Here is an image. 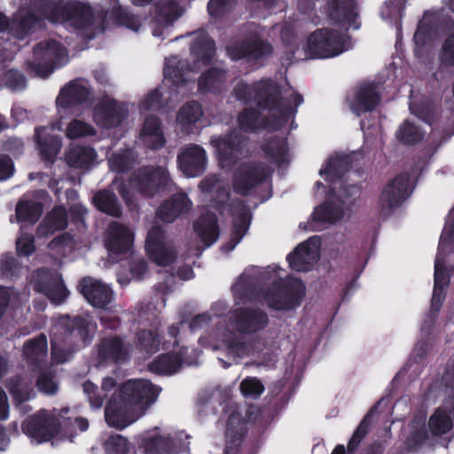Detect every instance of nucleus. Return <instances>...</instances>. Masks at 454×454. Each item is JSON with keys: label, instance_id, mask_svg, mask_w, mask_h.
<instances>
[{"label": "nucleus", "instance_id": "obj_1", "mask_svg": "<svg viewBox=\"0 0 454 454\" xmlns=\"http://www.w3.org/2000/svg\"><path fill=\"white\" fill-rule=\"evenodd\" d=\"M68 411V408L41 410L23 421L22 430L37 442H47L60 432L72 435L76 427L81 432L86 431L88 420L82 417H66Z\"/></svg>", "mask_w": 454, "mask_h": 454}, {"label": "nucleus", "instance_id": "obj_2", "mask_svg": "<svg viewBox=\"0 0 454 454\" xmlns=\"http://www.w3.org/2000/svg\"><path fill=\"white\" fill-rule=\"evenodd\" d=\"M277 86L270 81H262L253 86L239 82L235 89L237 99L244 103L254 102L262 108H270V115L264 123L270 129L283 126L291 108L278 98Z\"/></svg>", "mask_w": 454, "mask_h": 454}, {"label": "nucleus", "instance_id": "obj_3", "mask_svg": "<svg viewBox=\"0 0 454 454\" xmlns=\"http://www.w3.org/2000/svg\"><path fill=\"white\" fill-rule=\"evenodd\" d=\"M194 58L192 67H188L185 63L176 57H170L166 60L164 76L166 80L171 81L176 86L186 81V72L196 71L200 65H206L214 56L215 43L203 31H200L192 43L191 48Z\"/></svg>", "mask_w": 454, "mask_h": 454}, {"label": "nucleus", "instance_id": "obj_4", "mask_svg": "<svg viewBox=\"0 0 454 454\" xmlns=\"http://www.w3.org/2000/svg\"><path fill=\"white\" fill-rule=\"evenodd\" d=\"M160 387L145 379L129 380L120 387L119 395L123 402L131 407V415L144 416L154 403L160 393Z\"/></svg>", "mask_w": 454, "mask_h": 454}, {"label": "nucleus", "instance_id": "obj_5", "mask_svg": "<svg viewBox=\"0 0 454 454\" xmlns=\"http://www.w3.org/2000/svg\"><path fill=\"white\" fill-rule=\"evenodd\" d=\"M43 15L51 22H67L77 28L90 24L92 20L90 7L74 2L49 4L44 6Z\"/></svg>", "mask_w": 454, "mask_h": 454}, {"label": "nucleus", "instance_id": "obj_6", "mask_svg": "<svg viewBox=\"0 0 454 454\" xmlns=\"http://www.w3.org/2000/svg\"><path fill=\"white\" fill-rule=\"evenodd\" d=\"M35 60L29 64L32 73L40 77H47L55 67L67 61V53L61 44L54 40L41 42L34 50Z\"/></svg>", "mask_w": 454, "mask_h": 454}, {"label": "nucleus", "instance_id": "obj_7", "mask_svg": "<svg viewBox=\"0 0 454 454\" xmlns=\"http://www.w3.org/2000/svg\"><path fill=\"white\" fill-rule=\"evenodd\" d=\"M302 283L295 278H280L275 282L264 295L268 306L276 310H287L299 304L303 294Z\"/></svg>", "mask_w": 454, "mask_h": 454}, {"label": "nucleus", "instance_id": "obj_8", "mask_svg": "<svg viewBox=\"0 0 454 454\" xmlns=\"http://www.w3.org/2000/svg\"><path fill=\"white\" fill-rule=\"evenodd\" d=\"M171 184L168 172L163 167H145L135 171L129 180L132 190L153 197Z\"/></svg>", "mask_w": 454, "mask_h": 454}, {"label": "nucleus", "instance_id": "obj_9", "mask_svg": "<svg viewBox=\"0 0 454 454\" xmlns=\"http://www.w3.org/2000/svg\"><path fill=\"white\" fill-rule=\"evenodd\" d=\"M147 254L156 264L167 266L176 257V251L171 241L167 240L164 231L160 226H153L148 232L146 244Z\"/></svg>", "mask_w": 454, "mask_h": 454}, {"label": "nucleus", "instance_id": "obj_10", "mask_svg": "<svg viewBox=\"0 0 454 454\" xmlns=\"http://www.w3.org/2000/svg\"><path fill=\"white\" fill-rule=\"evenodd\" d=\"M32 283L36 292L43 293L56 304L63 302L69 294L57 271L38 270L32 276Z\"/></svg>", "mask_w": 454, "mask_h": 454}, {"label": "nucleus", "instance_id": "obj_11", "mask_svg": "<svg viewBox=\"0 0 454 454\" xmlns=\"http://www.w3.org/2000/svg\"><path fill=\"white\" fill-rule=\"evenodd\" d=\"M352 168V157L348 154H335L331 156L325 166L320 169L319 174L328 183L332 193L336 190L349 192L350 188L346 187L343 179L344 176Z\"/></svg>", "mask_w": 454, "mask_h": 454}, {"label": "nucleus", "instance_id": "obj_12", "mask_svg": "<svg viewBox=\"0 0 454 454\" xmlns=\"http://www.w3.org/2000/svg\"><path fill=\"white\" fill-rule=\"evenodd\" d=\"M351 197L349 192L336 190L332 193L329 189L325 201L314 207V223L323 222L335 223L344 216V207L347 200Z\"/></svg>", "mask_w": 454, "mask_h": 454}, {"label": "nucleus", "instance_id": "obj_13", "mask_svg": "<svg viewBox=\"0 0 454 454\" xmlns=\"http://www.w3.org/2000/svg\"><path fill=\"white\" fill-rule=\"evenodd\" d=\"M411 176L409 173H400L386 184L380 196V205L382 209L392 210L407 200L411 193Z\"/></svg>", "mask_w": 454, "mask_h": 454}, {"label": "nucleus", "instance_id": "obj_14", "mask_svg": "<svg viewBox=\"0 0 454 454\" xmlns=\"http://www.w3.org/2000/svg\"><path fill=\"white\" fill-rule=\"evenodd\" d=\"M211 144L217 151L219 163L223 168H230L243 155L245 140L238 130L228 137H213Z\"/></svg>", "mask_w": 454, "mask_h": 454}, {"label": "nucleus", "instance_id": "obj_15", "mask_svg": "<svg viewBox=\"0 0 454 454\" xmlns=\"http://www.w3.org/2000/svg\"><path fill=\"white\" fill-rule=\"evenodd\" d=\"M344 36L333 28L314 30V59L335 57L344 51Z\"/></svg>", "mask_w": 454, "mask_h": 454}, {"label": "nucleus", "instance_id": "obj_16", "mask_svg": "<svg viewBox=\"0 0 454 454\" xmlns=\"http://www.w3.org/2000/svg\"><path fill=\"white\" fill-rule=\"evenodd\" d=\"M189 435L184 432L178 433L174 438L163 435H152L143 442L145 454H176L189 450Z\"/></svg>", "mask_w": 454, "mask_h": 454}, {"label": "nucleus", "instance_id": "obj_17", "mask_svg": "<svg viewBox=\"0 0 454 454\" xmlns=\"http://www.w3.org/2000/svg\"><path fill=\"white\" fill-rule=\"evenodd\" d=\"M444 381L447 387L454 391V364L450 372L444 376ZM446 406L449 412H446L442 408H438L434 413L430 417L428 426L430 431L434 435H442L448 433L453 427L452 419H454V395L450 397Z\"/></svg>", "mask_w": 454, "mask_h": 454}, {"label": "nucleus", "instance_id": "obj_18", "mask_svg": "<svg viewBox=\"0 0 454 454\" xmlns=\"http://www.w3.org/2000/svg\"><path fill=\"white\" fill-rule=\"evenodd\" d=\"M381 101V94L375 82L361 83L349 103L350 110L360 117L373 112Z\"/></svg>", "mask_w": 454, "mask_h": 454}, {"label": "nucleus", "instance_id": "obj_19", "mask_svg": "<svg viewBox=\"0 0 454 454\" xmlns=\"http://www.w3.org/2000/svg\"><path fill=\"white\" fill-rule=\"evenodd\" d=\"M121 398L114 393L105 408L106 422L109 427L116 429H123L141 418L140 415H131V407Z\"/></svg>", "mask_w": 454, "mask_h": 454}, {"label": "nucleus", "instance_id": "obj_20", "mask_svg": "<svg viewBox=\"0 0 454 454\" xmlns=\"http://www.w3.org/2000/svg\"><path fill=\"white\" fill-rule=\"evenodd\" d=\"M270 174L264 164H243L236 171L233 188L239 194H247Z\"/></svg>", "mask_w": 454, "mask_h": 454}, {"label": "nucleus", "instance_id": "obj_21", "mask_svg": "<svg viewBox=\"0 0 454 454\" xmlns=\"http://www.w3.org/2000/svg\"><path fill=\"white\" fill-rule=\"evenodd\" d=\"M179 168L187 177L201 175L207 166L205 150L197 145H190L183 148L177 157Z\"/></svg>", "mask_w": 454, "mask_h": 454}, {"label": "nucleus", "instance_id": "obj_22", "mask_svg": "<svg viewBox=\"0 0 454 454\" xmlns=\"http://www.w3.org/2000/svg\"><path fill=\"white\" fill-rule=\"evenodd\" d=\"M127 114L128 110L124 105L114 99L106 98L97 106L94 121L98 126L110 129L121 124Z\"/></svg>", "mask_w": 454, "mask_h": 454}, {"label": "nucleus", "instance_id": "obj_23", "mask_svg": "<svg viewBox=\"0 0 454 454\" xmlns=\"http://www.w3.org/2000/svg\"><path fill=\"white\" fill-rule=\"evenodd\" d=\"M181 15L178 5L172 0H161L157 4L156 17L152 21L154 37H164L168 34L172 23Z\"/></svg>", "mask_w": 454, "mask_h": 454}, {"label": "nucleus", "instance_id": "obj_24", "mask_svg": "<svg viewBox=\"0 0 454 454\" xmlns=\"http://www.w3.org/2000/svg\"><path fill=\"white\" fill-rule=\"evenodd\" d=\"M79 290L94 307L105 308L113 299L112 290L101 281L90 277H85L80 281Z\"/></svg>", "mask_w": 454, "mask_h": 454}, {"label": "nucleus", "instance_id": "obj_25", "mask_svg": "<svg viewBox=\"0 0 454 454\" xmlns=\"http://www.w3.org/2000/svg\"><path fill=\"white\" fill-rule=\"evenodd\" d=\"M90 88L86 80L76 79L67 84L57 98L59 108H72L83 104L89 98Z\"/></svg>", "mask_w": 454, "mask_h": 454}, {"label": "nucleus", "instance_id": "obj_26", "mask_svg": "<svg viewBox=\"0 0 454 454\" xmlns=\"http://www.w3.org/2000/svg\"><path fill=\"white\" fill-rule=\"evenodd\" d=\"M232 317L236 329L241 333H255L268 324L267 315L258 309H239Z\"/></svg>", "mask_w": 454, "mask_h": 454}, {"label": "nucleus", "instance_id": "obj_27", "mask_svg": "<svg viewBox=\"0 0 454 454\" xmlns=\"http://www.w3.org/2000/svg\"><path fill=\"white\" fill-rule=\"evenodd\" d=\"M356 0H327L325 12L328 18L340 26H351L357 13Z\"/></svg>", "mask_w": 454, "mask_h": 454}, {"label": "nucleus", "instance_id": "obj_28", "mask_svg": "<svg viewBox=\"0 0 454 454\" xmlns=\"http://www.w3.org/2000/svg\"><path fill=\"white\" fill-rule=\"evenodd\" d=\"M192 207V203L185 193H176L162 202L158 208L157 215L163 222L173 223L181 215L187 214Z\"/></svg>", "mask_w": 454, "mask_h": 454}, {"label": "nucleus", "instance_id": "obj_29", "mask_svg": "<svg viewBox=\"0 0 454 454\" xmlns=\"http://www.w3.org/2000/svg\"><path fill=\"white\" fill-rule=\"evenodd\" d=\"M133 234L126 226L112 222L106 231V247L113 254L129 252L132 245Z\"/></svg>", "mask_w": 454, "mask_h": 454}, {"label": "nucleus", "instance_id": "obj_30", "mask_svg": "<svg viewBox=\"0 0 454 454\" xmlns=\"http://www.w3.org/2000/svg\"><path fill=\"white\" fill-rule=\"evenodd\" d=\"M130 345L119 337L104 339L98 347V358L102 361L122 362L128 358Z\"/></svg>", "mask_w": 454, "mask_h": 454}, {"label": "nucleus", "instance_id": "obj_31", "mask_svg": "<svg viewBox=\"0 0 454 454\" xmlns=\"http://www.w3.org/2000/svg\"><path fill=\"white\" fill-rule=\"evenodd\" d=\"M141 143L151 149H158L165 145V137L160 120L155 116L145 118L139 134Z\"/></svg>", "mask_w": 454, "mask_h": 454}, {"label": "nucleus", "instance_id": "obj_32", "mask_svg": "<svg viewBox=\"0 0 454 454\" xmlns=\"http://www.w3.org/2000/svg\"><path fill=\"white\" fill-rule=\"evenodd\" d=\"M53 129L54 126L35 129V140L42 158L49 161L54 160L62 145L60 137L50 132Z\"/></svg>", "mask_w": 454, "mask_h": 454}, {"label": "nucleus", "instance_id": "obj_33", "mask_svg": "<svg viewBox=\"0 0 454 454\" xmlns=\"http://www.w3.org/2000/svg\"><path fill=\"white\" fill-rule=\"evenodd\" d=\"M375 406L371 408L367 414L363 418L351 438L349 439L347 450L343 444H337L331 454H355L359 448L362 441L367 436L372 422V413Z\"/></svg>", "mask_w": 454, "mask_h": 454}, {"label": "nucleus", "instance_id": "obj_34", "mask_svg": "<svg viewBox=\"0 0 454 454\" xmlns=\"http://www.w3.org/2000/svg\"><path fill=\"white\" fill-rule=\"evenodd\" d=\"M231 209L234 219L231 239L232 244L229 250L233 249L234 247L245 236L248 230L251 220V214L249 209L241 201L233 202L231 206Z\"/></svg>", "mask_w": 454, "mask_h": 454}, {"label": "nucleus", "instance_id": "obj_35", "mask_svg": "<svg viewBox=\"0 0 454 454\" xmlns=\"http://www.w3.org/2000/svg\"><path fill=\"white\" fill-rule=\"evenodd\" d=\"M67 226V211L63 207H58L46 215L44 219L37 227L38 237H49L58 231L66 229Z\"/></svg>", "mask_w": 454, "mask_h": 454}, {"label": "nucleus", "instance_id": "obj_36", "mask_svg": "<svg viewBox=\"0 0 454 454\" xmlns=\"http://www.w3.org/2000/svg\"><path fill=\"white\" fill-rule=\"evenodd\" d=\"M271 52V46L259 39L246 41L240 46L228 48V53L233 59L243 57L251 59H259Z\"/></svg>", "mask_w": 454, "mask_h": 454}, {"label": "nucleus", "instance_id": "obj_37", "mask_svg": "<svg viewBox=\"0 0 454 454\" xmlns=\"http://www.w3.org/2000/svg\"><path fill=\"white\" fill-rule=\"evenodd\" d=\"M48 345L44 334L27 340L22 348V356L27 364L40 365L47 357Z\"/></svg>", "mask_w": 454, "mask_h": 454}, {"label": "nucleus", "instance_id": "obj_38", "mask_svg": "<svg viewBox=\"0 0 454 454\" xmlns=\"http://www.w3.org/2000/svg\"><path fill=\"white\" fill-rule=\"evenodd\" d=\"M39 19L33 14L19 13L10 23L7 18L0 13V32L10 29L17 37H23L28 31L39 25Z\"/></svg>", "mask_w": 454, "mask_h": 454}, {"label": "nucleus", "instance_id": "obj_39", "mask_svg": "<svg viewBox=\"0 0 454 454\" xmlns=\"http://www.w3.org/2000/svg\"><path fill=\"white\" fill-rule=\"evenodd\" d=\"M450 2L451 10L454 12V0H450ZM438 62L441 69L454 68V21L446 27L445 35L438 52Z\"/></svg>", "mask_w": 454, "mask_h": 454}, {"label": "nucleus", "instance_id": "obj_40", "mask_svg": "<svg viewBox=\"0 0 454 454\" xmlns=\"http://www.w3.org/2000/svg\"><path fill=\"white\" fill-rule=\"evenodd\" d=\"M194 230L201 240L207 246H210L218 238V226L215 215L207 212L195 222Z\"/></svg>", "mask_w": 454, "mask_h": 454}, {"label": "nucleus", "instance_id": "obj_41", "mask_svg": "<svg viewBox=\"0 0 454 454\" xmlns=\"http://www.w3.org/2000/svg\"><path fill=\"white\" fill-rule=\"evenodd\" d=\"M7 387L18 404L35 397L31 380L26 376H15L7 382Z\"/></svg>", "mask_w": 454, "mask_h": 454}, {"label": "nucleus", "instance_id": "obj_42", "mask_svg": "<svg viewBox=\"0 0 454 454\" xmlns=\"http://www.w3.org/2000/svg\"><path fill=\"white\" fill-rule=\"evenodd\" d=\"M96 158L95 150L89 146H73L66 154L68 165L77 168H89Z\"/></svg>", "mask_w": 454, "mask_h": 454}, {"label": "nucleus", "instance_id": "obj_43", "mask_svg": "<svg viewBox=\"0 0 454 454\" xmlns=\"http://www.w3.org/2000/svg\"><path fill=\"white\" fill-rule=\"evenodd\" d=\"M226 74L219 67L207 70L199 79V90L202 92L219 91L224 88Z\"/></svg>", "mask_w": 454, "mask_h": 454}, {"label": "nucleus", "instance_id": "obj_44", "mask_svg": "<svg viewBox=\"0 0 454 454\" xmlns=\"http://www.w3.org/2000/svg\"><path fill=\"white\" fill-rule=\"evenodd\" d=\"M425 131L417 124L408 120L404 121L395 132V138L403 145H417L425 137Z\"/></svg>", "mask_w": 454, "mask_h": 454}, {"label": "nucleus", "instance_id": "obj_45", "mask_svg": "<svg viewBox=\"0 0 454 454\" xmlns=\"http://www.w3.org/2000/svg\"><path fill=\"white\" fill-rule=\"evenodd\" d=\"M202 115L201 106L195 101H192L180 108L176 115V121L184 132L189 133L191 128L195 125Z\"/></svg>", "mask_w": 454, "mask_h": 454}, {"label": "nucleus", "instance_id": "obj_46", "mask_svg": "<svg viewBox=\"0 0 454 454\" xmlns=\"http://www.w3.org/2000/svg\"><path fill=\"white\" fill-rule=\"evenodd\" d=\"M93 204L99 211L114 217H120L121 215V205L115 194L109 191L97 192L93 197Z\"/></svg>", "mask_w": 454, "mask_h": 454}, {"label": "nucleus", "instance_id": "obj_47", "mask_svg": "<svg viewBox=\"0 0 454 454\" xmlns=\"http://www.w3.org/2000/svg\"><path fill=\"white\" fill-rule=\"evenodd\" d=\"M287 259L292 269L297 271L309 270L312 262L310 239L300 244L295 251L288 255Z\"/></svg>", "mask_w": 454, "mask_h": 454}, {"label": "nucleus", "instance_id": "obj_48", "mask_svg": "<svg viewBox=\"0 0 454 454\" xmlns=\"http://www.w3.org/2000/svg\"><path fill=\"white\" fill-rule=\"evenodd\" d=\"M43 213V204L35 200H20L16 205L15 215L19 222L35 223Z\"/></svg>", "mask_w": 454, "mask_h": 454}, {"label": "nucleus", "instance_id": "obj_49", "mask_svg": "<svg viewBox=\"0 0 454 454\" xmlns=\"http://www.w3.org/2000/svg\"><path fill=\"white\" fill-rule=\"evenodd\" d=\"M108 161L113 171L125 172L136 164L137 155L131 150H124L112 154Z\"/></svg>", "mask_w": 454, "mask_h": 454}, {"label": "nucleus", "instance_id": "obj_50", "mask_svg": "<svg viewBox=\"0 0 454 454\" xmlns=\"http://www.w3.org/2000/svg\"><path fill=\"white\" fill-rule=\"evenodd\" d=\"M181 366L180 358L176 355H162L150 365L151 371L160 374L175 373Z\"/></svg>", "mask_w": 454, "mask_h": 454}, {"label": "nucleus", "instance_id": "obj_51", "mask_svg": "<svg viewBox=\"0 0 454 454\" xmlns=\"http://www.w3.org/2000/svg\"><path fill=\"white\" fill-rule=\"evenodd\" d=\"M200 188L203 192L210 193L215 191L217 193L215 200L220 204L226 202L230 195L228 187L215 176H209L202 180L200 184Z\"/></svg>", "mask_w": 454, "mask_h": 454}, {"label": "nucleus", "instance_id": "obj_52", "mask_svg": "<svg viewBox=\"0 0 454 454\" xmlns=\"http://www.w3.org/2000/svg\"><path fill=\"white\" fill-rule=\"evenodd\" d=\"M339 308L340 301H337L332 306L330 310L327 312L326 316L323 318L322 323H319L317 316L314 318V327L317 326V329L319 332V337L314 340V350L317 348V346L323 338L329 336V329L336 314L339 311Z\"/></svg>", "mask_w": 454, "mask_h": 454}, {"label": "nucleus", "instance_id": "obj_53", "mask_svg": "<svg viewBox=\"0 0 454 454\" xmlns=\"http://www.w3.org/2000/svg\"><path fill=\"white\" fill-rule=\"evenodd\" d=\"M265 153L276 162L281 164L287 161V148L286 141L283 139H271L264 145Z\"/></svg>", "mask_w": 454, "mask_h": 454}, {"label": "nucleus", "instance_id": "obj_54", "mask_svg": "<svg viewBox=\"0 0 454 454\" xmlns=\"http://www.w3.org/2000/svg\"><path fill=\"white\" fill-rule=\"evenodd\" d=\"M96 134V129L85 121L78 119L71 121L66 129V136L68 138L75 139Z\"/></svg>", "mask_w": 454, "mask_h": 454}, {"label": "nucleus", "instance_id": "obj_55", "mask_svg": "<svg viewBox=\"0 0 454 454\" xmlns=\"http://www.w3.org/2000/svg\"><path fill=\"white\" fill-rule=\"evenodd\" d=\"M239 125L245 131H254L262 125V120L257 111L247 108L239 115Z\"/></svg>", "mask_w": 454, "mask_h": 454}, {"label": "nucleus", "instance_id": "obj_56", "mask_svg": "<svg viewBox=\"0 0 454 454\" xmlns=\"http://www.w3.org/2000/svg\"><path fill=\"white\" fill-rule=\"evenodd\" d=\"M36 387L44 395H53L59 391V382L51 372H42L37 380Z\"/></svg>", "mask_w": 454, "mask_h": 454}, {"label": "nucleus", "instance_id": "obj_57", "mask_svg": "<svg viewBox=\"0 0 454 454\" xmlns=\"http://www.w3.org/2000/svg\"><path fill=\"white\" fill-rule=\"evenodd\" d=\"M107 454H129L131 446L126 438L120 434L112 435L104 444Z\"/></svg>", "mask_w": 454, "mask_h": 454}, {"label": "nucleus", "instance_id": "obj_58", "mask_svg": "<svg viewBox=\"0 0 454 454\" xmlns=\"http://www.w3.org/2000/svg\"><path fill=\"white\" fill-rule=\"evenodd\" d=\"M239 389L244 396L255 399L262 394L264 386L257 378L247 377L240 382Z\"/></svg>", "mask_w": 454, "mask_h": 454}, {"label": "nucleus", "instance_id": "obj_59", "mask_svg": "<svg viewBox=\"0 0 454 454\" xmlns=\"http://www.w3.org/2000/svg\"><path fill=\"white\" fill-rule=\"evenodd\" d=\"M48 247L57 254H65L67 250L74 247L73 236L67 232L63 233L53 239L48 245Z\"/></svg>", "mask_w": 454, "mask_h": 454}, {"label": "nucleus", "instance_id": "obj_60", "mask_svg": "<svg viewBox=\"0 0 454 454\" xmlns=\"http://www.w3.org/2000/svg\"><path fill=\"white\" fill-rule=\"evenodd\" d=\"M244 428V421L241 415L238 412H233L228 419L226 436L239 437L241 435Z\"/></svg>", "mask_w": 454, "mask_h": 454}, {"label": "nucleus", "instance_id": "obj_61", "mask_svg": "<svg viewBox=\"0 0 454 454\" xmlns=\"http://www.w3.org/2000/svg\"><path fill=\"white\" fill-rule=\"evenodd\" d=\"M432 28L428 24L419 23L413 36L416 48L423 49L431 40Z\"/></svg>", "mask_w": 454, "mask_h": 454}, {"label": "nucleus", "instance_id": "obj_62", "mask_svg": "<svg viewBox=\"0 0 454 454\" xmlns=\"http://www.w3.org/2000/svg\"><path fill=\"white\" fill-rule=\"evenodd\" d=\"M139 342L141 346L149 353H153L158 349L160 340L158 334L152 330H144L139 335Z\"/></svg>", "mask_w": 454, "mask_h": 454}, {"label": "nucleus", "instance_id": "obj_63", "mask_svg": "<svg viewBox=\"0 0 454 454\" xmlns=\"http://www.w3.org/2000/svg\"><path fill=\"white\" fill-rule=\"evenodd\" d=\"M237 0H210L207 10L210 15L218 17L228 12Z\"/></svg>", "mask_w": 454, "mask_h": 454}, {"label": "nucleus", "instance_id": "obj_64", "mask_svg": "<svg viewBox=\"0 0 454 454\" xmlns=\"http://www.w3.org/2000/svg\"><path fill=\"white\" fill-rule=\"evenodd\" d=\"M4 84L12 90H20L26 85V79L20 72L9 70L4 77Z\"/></svg>", "mask_w": 454, "mask_h": 454}]
</instances>
